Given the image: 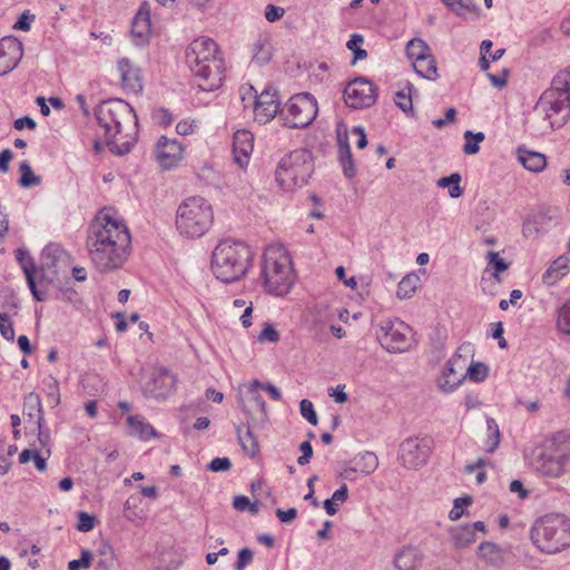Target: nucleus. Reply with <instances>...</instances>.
I'll list each match as a JSON object with an SVG mask.
<instances>
[{
  "mask_svg": "<svg viewBox=\"0 0 570 570\" xmlns=\"http://www.w3.org/2000/svg\"><path fill=\"white\" fill-rule=\"evenodd\" d=\"M130 243L127 226L108 215L97 217L90 224L87 246L92 264L100 272L121 267L128 257Z\"/></svg>",
  "mask_w": 570,
  "mask_h": 570,
  "instance_id": "obj_1",
  "label": "nucleus"
},
{
  "mask_svg": "<svg viewBox=\"0 0 570 570\" xmlns=\"http://www.w3.org/2000/svg\"><path fill=\"white\" fill-rule=\"evenodd\" d=\"M96 117L110 151L117 155L129 153L137 136L132 107L121 99L106 100L98 106Z\"/></svg>",
  "mask_w": 570,
  "mask_h": 570,
  "instance_id": "obj_2",
  "label": "nucleus"
},
{
  "mask_svg": "<svg viewBox=\"0 0 570 570\" xmlns=\"http://www.w3.org/2000/svg\"><path fill=\"white\" fill-rule=\"evenodd\" d=\"M186 62L202 90L213 91L222 86L224 60L214 40L195 39L186 49Z\"/></svg>",
  "mask_w": 570,
  "mask_h": 570,
  "instance_id": "obj_3",
  "label": "nucleus"
},
{
  "mask_svg": "<svg viewBox=\"0 0 570 570\" xmlns=\"http://www.w3.org/2000/svg\"><path fill=\"white\" fill-rule=\"evenodd\" d=\"M252 259V250L244 242L226 238L213 250L212 271L217 279L233 283L245 276Z\"/></svg>",
  "mask_w": 570,
  "mask_h": 570,
  "instance_id": "obj_4",
  "label": "nucleus"
},
{
  "mask_svg": "<svg viewBox=\"0 0 570 570\" xmlns=\"http://www.w3.org/2000/svg\"><path fill=\"white\" fill-rule=\"evenodd\" d=\"M214 223V210L210 203L202 196L184 199L176 210L175 226L185 238L204 236Z\"/></svg>",
  "mask_w": 570,
  "mask_h": 570,
  "instance_id": "obj_5",
  "label": "nucleus"
},
{
  "mask_svg": "<svg viewBox=\"0 0 570 570\" xmlns=\"http://www.w3.org/2000/svg\"><path fill=\"white\" fill-rule=\"evenodd\" d=\"M531 540L542 552H560L570 547V519L556 513L539 518L531 528Z\"/></svg>",
  "mask_w": 570,
  "mask_h": 570,
  "instance_id": "obj_6",
  "label": "nucleus"
},
{
  "mask_svg": "<svg viewBox=\"0 0 570 570\" xmlns=\"http://www.w3.org/2000/svg\"><path fill=\"white\" fill-rule=\"evenodd\" d=\"M262 275L267 292L283 296L294 284V272L288 254L278 247H269L264 254Z\"/></svg>",
  "mask_w": 570,
  "mask_h": 570,
  "instance_id": "obj_7",
  "label": "nucleus"
},
{
  "mask_svg": "<svg viewBox=\"0 0 570 570\" xmlns=\"http://www.w3.org/2000/svg\"><path fill=\"white\" fill-rule=\"evenodd\" d=\"M314 171L311 153L296 149L284 156L278 163L275 176L278 185L286 191L304 186Z\"/></svg>",
  "mask_w": 570,
  "mask_h": 570,
  "instance_id": "obj_8",
  "label": "nucleus"
},
{
  "mask_svg": "<svg viewBox=\"0 0 570 570\" xmlns=\"http://www.w3.org/2000/svg\"><path fill=\"white\" fill-rule=\"evenodd\" d=\"M568 448L562 444L561 435H554L533 452L532 466L542 475L558 478L564 472Z\"/></svg>",
  "mask_w": 570,
  "mask_h": 570,
  "instance_id": "obj_9",
  "label": "nucleus"
},
{
  "mask_svg": "<svg viewBox=\"0 0 570 570\" xmlns=\"http://www.w3.org/2000/svg\"><path fill=\"white\" fill-rule=\"evenodd\" d=\"M534 111L543 115L551 130L562 128L570 119V100L549 87L540 96Z\"/></svg>",
  "mask_w": 570,
  "mask_h": 570,
  "instance_id": "obj_10",
  "label": "nucleus"
},
{
  "mask_svg": "<svg viewBox=\"0 0 570 570\" xmlns=\"http://www.w3.org/2000/svg\"><path fill=\"white\" fill-rule=\"evenodd\" d=\"M377 340L390 353H403L413 344L412 328L399 318L383 320L379 325Z\"/></svg>",
  "mask_w": 570,
  "mask_h": 570,
  "instance_id": "obj_11",
  "label": "nucleus"
},
{
  "mask_svg": "<svg viewBox=\"0 0 570 570\" xmlns=\"http://www.w3.org/2000/svg\"><path fill=\"white\" fill-rule=\"evenodd\" d=\"M317 111V101L314 96L301 92L294 95L281 112L291 128H304L315 119Z\"/></svg>",
  "mask_w": 570,
  "mask_h": 570,
  "instance_id": "obj_12",
  "label": "nucleus"
},
{
  "mask_svg": "<svg viewBox=\"0 0 570 570\" xmlns=\"http://www.w3.org/2000/svg\"><path fill=\"white\" fill-rule=\"evenodd\" d=\"M473 352L471 343L462 344L456 353L446 362L436 385L443 393L453 392L465 379L466 361Z\"/></svg>",
  "mask_w": 570,
  "mask_h": 570,
  "instance_id": "obj_13",
  "label": "nucleus"
},
{
  "mask_svg": "<svg viewBox=\"0 0 570 570\" xmlns=\"http://www.w3.org/2000/svg\"><path fill=\"white\" fill-rule=\"evenodd\" d=\"M433 446L430 436L405 439L399 446V461L410 470H416L426 464Z\"/></svg>",
  "mask_w": 570,
  "mask_h": 570,
  "instance_id": "obj_14",
  "label": "nucleus"
},
{
  "mask_svg": "<svg viewBox=\"0 0 570 570\" xmlns=\"http://www.w3.org/2000/svg\"><path fill=\"white\" fill-rule=\"evenodd\" d=\"M376 87L365 78H356L344 89L346 106L353 109H363L373 106L376 101Z\"/></svg>",
  "mask_w": 570,
  "mask_h": 570,
  "instance_id": "obj_15",
  "label": "nucleus"
},
{
  "mask_svg": "<svg viewBox=\"0 0 570 570\" xmlns=\"http://www.w3.org/2000/svg\"><path fill=\"white\" fill-rule=\"evenodd\" d=\"M177 379L166 368H155L142 384L144 395L165 400L175 389Z\"/></svg>",
  "mask_w": 570,
  "mask_h": 570,
  "instance_id": "obj_16",
  "label": "nucleus"
},
{
  "mask_svg": "<svg viewBox=\"0 0 570 570\" xmlns=\"http://www.w3.org/2000/svg\"><path fill=\"white\" fill-rule=\"evenodd\" d=\"M22 43L14 37L0 39V76L13 70L22 59Z\"/></svg>",
  "mask_w": 570,
  "mask_h": 570,
  "instance_id": "obj_17",
  "label": "nucleus"
},
{
  "mask_svg": "<svg viewBox=\"0 0 570 570\" xmlns=\"http://www.w3.org/2000/svg\"><path fill=\"white\" fill-rule=\"evenodd\" d=\"M184 148L176 139L161 136L156 145V158L164 169L175 167L183 159Z\"/></svg>",
  "mask_w": 570,
  "mask_h": 570,
  "instance_id": "obj_18",
  "label": "nucleus"
},
{
  "mask_svg": "<svg viewBox=\"0 0 570 570\" xmlns=\"http://www.w3.org/2000/svg\"><path fill=\"white\" fill-rule=\"evenodd\" d=\"M279 106L276 90H263L255 101L253 110L255 120L262 125L269 122L279 111Z\"/></svg>",
  "mask_w": 570,
  "mask_h": 570,
  "instance_id": "obj_19",
  "label": "nucleus"
},
{
  "mask_svg": "<svg viewBox=\"0 0 570 570\" xmlns=\"http://www.w3.org/2000/svg\"><path fill=\"white\" fill-rule=\"evenodd\" d=\"M118 70L125 90L131 94H139L142 90L144 79L140 69L128 58H121L118 61Z\"/></svg>",
  "mask_w": 570,
  "mask_h": 570,
  "instance_id": "obj_20",
  "label": "nucleus"
},
{
  "mask_svg": "<svg viewBox=\"0 0 570 570\" xmlns=\"http://www.w3.org/2000/svg\"><path fill=\"white\" fill-rule=\"evenodd\" d=\"M254 149V136L248 130H237L233 138V155L235 163L245 168Z\"/></svg>",
  "mask_w": 570,
  "mask_h": 570,
  "instance_id": "obj_21",
  "label": "nucleus"
},
{
  "mask_svg": "<svg viewBox=\"0 0 570 570\" xmlns=\"http://www.w3.org/2000/svg\"><path fill=\"white\" fill-rule=\"evenodd\" d=\"M379 466V459L373 452H363L354 456L350 465L344 469L342 475L347 480H353L354 473L368 475L373 473Z\"/></svg>",
  "mask_w": 570,
  "mask_h": 570,
  "instance_id": "obj_22",
  "label": "nucleus"
},
{
  "mask_svg": "<svg viewBox=\"0 0 570 570\" xmlns=\"http://www.w3.org/2000/svg\"><path fill=\"white\" fill-rule=\"evenodd\" d=\"M423 560L420 549L406 546L395 553L393 564L395 570H417Z\"/></svg>",
  "mask_w": 570,
  "mask_h": 570,
  "instance_id": "obj_23",
  "label": "nucleus"
},
{
  "mask_svg": "<svg viewBox=\"0 0 570 570\" xmlns=\"http://www.w3.org/2000/svg\"><path fill=\"white\" fill-rule=\"evenodd\" d=\"M128 434L138 438L142 441H148L151 438H158L157 431L153 425L141 415L127 416Z\"/></svg>",
  "mask_w": 570,
  "mask_h": 570,
  "instance_id": "obj_24",
  "label": "nucleus"
},
{
  "mask_svg": "<svg viewBox=\"0 0 570 570\" xmlns=\"http://www.w3.org/2000/svg\"><path fill=\"white\" fill-rule=\"evenodd\" d=\"M151 23L148 11L142 8L137 12L131 24V36L136 45L141 46L147 42L150 35Z\"/></svg>",
  "mask_w": 570,
  "mask_h": 570,
  "instance_id": "obj_25",
  "label": "nucleus"
},
{
  "mask_svg": "<svg viewBox=\"0 0 570 570\" xmlns=\"http://www.w3.org/2000/svg\"><path fill=\"white\" fill-rule=\"evenodd\" d=\"M517 153L519 161L530 171L539 173L547 166V158L541 153L531 151L524 147H519Z\"/></svg>",
  "mask_w": 570,
  "mask_h": 570,
  "instance_id": "obj_26",
  "label": "nucleus"
},
{
  "mask_svg": "<svg viewBox=\"0 0 570 570\" xmlns=\"http://www.w3.org/2000/svg\"><path fill=\"white\" fill-rule=\"evenodd\" d=\"M569 263L570 259L567 256H559L551 263L542 275L543 283L547 285H554L559 279L568 274Z\"/></svg>",
  "mask_w": 570,
  "mask_h": 570,
  "instance_id": "obj_27",
  "label": "nucleus"
},
{
  "mask_svg": "<svg viewBox=\"0 0 570 570\" xmlns=\"http://www.w3.org/2000/svg\"><path fill=\"white\" fill-rule=\"evenodd\" d=\"M338 159L342 165L344 175L347 178H353L356 174V170L346 136H338Z\"/></svg>",
  "mask_w": 570,
  "mask_h": 570,
  "instance_id": "obj_28",
  "label": "nucleus"
},
{
  "mask_svg": "<svg viewBox=\"0 0 570 570\" xmlns=\"http://www.w3.org/2000/svg\"><path fill=\"white\" fill-rule=\"evenodd\" d=\"M415 71L428 80H436L439 77L435 58L432 53L413 62Z\"/></svg>",
  "mask_w": 570,
  "mask_h": 570,
  "instance_id": "obj_29",
  "label": "nucleus"
},
{
  "mask_svg": "<svg viewBox=\"0 0 570 570\" xmlns=\"http://www.w3.org/2000/svg\"><path fill=\"white\" fill-rule=\"evenodd\" d=\"M238 442L248 456L254 458L259 452V445L249 428H237Z\"/></svg>",
  "mask_w": 570,
  "mask_h": 570,
  "instance_id": "obj_30",
  "label": "nucleus"
},
{
  "mask_svg": "<svg viewBox=\"0 0 570 570\" xmlns=\"http://www.w3.org/2000/svg\"><path fill=\"white\" fill-rule=\"evenodd\" d=\"M451 539L456 548H466L475 541L474 529L466 525H459L451 529Z\"/></svg>",
  "mask_w": 570,
  "mask_h": 570,
  "instance_id": "obj_31",
  "label": "nucleus"
},
{
  "mask_svg": "<svg viewBox=\"0 0 570 570\" xmlns=\"http://www.w3.org/2000/svg\"><path fill=\"white\" fill-rule=\"evenodd\" d=\"M480 557L491 566H499L503 561L501 549L492 542H482L479 546Z\"/></svg>",
  "mask_w": 570,
  "mask_h": 570,
  "instance_id": "obj_32",
  "label": "nucleus"
},
{
  "mask_svg": "<svg viewBox=\"0 0 570 570\" xmlns=\"http://www.w3.org/2000/svg\"><path fill=\"white\" fill-rule=\"evenodd\" d=\"M550 87L561 96H568V99L570 100V67L557 72L552 78Z\"/></svg>",
  "mask_w": 570,
  "mask_h": 570,
  "instance_id": "obj_33",
  "label": "nucleus"
},
{
  "mask_svg": "<svg viewBox=\"0 0 570 570\" xmlns=\"http://www.w3.org/2000/svg\"><path fill=\"white\" fill-rule=\"evenodd\" d=\"M19 171L21 174L19 185L23 188L39 186L42 181L40 176L35 175L30 164L27 160L20 164Z\"/></svg>",
  "mask_w": 570,
  "mask_h": 570,
  "instance_id": "obj_34",
  "label": "nucleus"
},
{
  "mask_svg": "<svg viewBox=\"0 0 570 570\" xmlns=\"http://www.w3.org/2000/svg\"><path fill=\"white\" fill-rule=\"evenodd\" d=\"M429 53H431V49L422 39H412L406 45V55L413 62Z\"/></svg>",
  "mask_w": 570,
  "mask_h": 570,
  "instance_id": "obj_35",
  "label": "nucleus"
},
{
  "mask_svg": "<svg viewBox=\"0 0 570 570\" xmlns=\"http://www.w3.org/2000/svg\"><path fill=\"white\" fill-rule=\"evenodd\" d=\"M419 277L414 274L404 276L397 285L396 295L399 298H410L416 291Z\"/></svg>",
  "mask_w": 570,
  "mask_h": 570,
  "instance_id": "obj_36",
  "label": "nucleus"
},
{
  "mask_svg": "<svg viewBox=\"0 0 570 570\" xmlns=\"http://www.w3.org/2000/svg\"><path fill=\"white\" fill-rule=\"evenodd\" d=\"M461 179L462 178L460 174L453 173L450 176L441 177L436 184L442 188L449 187L450 197L459 198L463 193L462 188L460 187Z\"/></svg>",
  "mask_w": 570,
  "mask_h": 570,
  "instance_id": "obj_37",
  "label": "nucleus"
},
{
  "mask_svg": "<svg viewBox=\"0 0 570 570\" xmlns=\"http://www.w3.org/2000/svg\"><path fill=\"white\" fill-rule=\"evenodd\" d=\"M23 413L29 417L37 415V419L39 415H43L41 399L37 393L31 392L24 396Z\"/></svg>",
  "mask_w": 570,
  "mask_h": 570,
  "instance_id": "obj_38",
  "label": "nucleus"
},
{
  "mask_svg": "<svg viewBox=\"0 0 570 570\" xmlns=\"http://www.w3.org/2000/svg\"><path fill=\"white\" fill-rule=\"evenodd\" d=\"M489 376V367L482 362H471L465 367V377L473 382H483Z\"/></svg>",
  "mask_w": 570,
  "mask_h": 570,
  "instance_id": "obj_39",
  "label": "nucleus"
},
{
  "mask_svg": "<svg viewBox=\"0 0 570 570\" xmlns=\"http://www.w3.org/2000/svg\"><path fill=\"white\" fill-rule=\"evenodd\" d=\"M412 85L407 83L406 88L395 94V105L404 112H411L413 115L412 105Z\"/></svg>",
  "mask_w": 570,
  "mask_h": 570,
  "instance_id": "obj_40",
  "label": "nucleus"
},
{
  "mask_svg": "<svg viewBox=\"0 0 570 570\" xmlns=\"http://www.w3.org/2000/svg\"><path fill=\"white\" fill-rule=\"evenodd\" d=\"M483 132H472L471 130H466L464 132L465 144L463 146V153L465 155H474L480 150L479 144L484 140Z\"/></svg>",
  "mask_w": 570,
  "mask_h": 570,
  "instance_id": "obj_41",
  "label": "nucleus"
},
{
  "mask_svg": "<svg viewBox=\"0 0 570 570\" xmlns=\"http://www.w3.org/2000/svg\"><path fill=\"white\" fill-rule=\"evenodd\" d=\"M557 328L570 335V299L567 301L559 309L557 315Z\"/></svg>",
  "mask_w": 570,
  "mask_h": 570,
  "instance_id": "obj_42",
  "label": "nucleus"
},
{
  "mask_svg": "<svg viewBox=\"0 0 570 570\" xmlns=\"http://www.w3.org/2000/svg\"><path fill=\"white\" fill-rule=\"evenodd\" d=\"M233 508L240 512L248 511L253 515L259 511L258 501L252 502L246 495H236L233 500Z\"/></svg>",
  "mask_w": 570,
  "mask_h": 570,
  "instance_id": "obj_43",
  "label": "nucleus"
},
{
  "mask_svg": "<svg viewBox=\"0 0 570 570\" xmlns=\"http://www.w3.org/2000/svg\"><path fill=\"white\" fill-rule=\"evenodd\" d=\"M253 59L258 63H265L271 59V45L265 40H258L253 45Z\"/></svg>",
  "mask_w": 570,
  "mask_h": 570,
  "instance_id": "obj_44",
  "label": "nucleus"
},
{
  "mask_svg": "<svg viewBox=\"0 0 570 570\" xmlns=\"http://www.w3.org/2000/svg\"><path fill=\"white\" fill-rule=\"evenodd\" d=\"M487 426H488V432H489V435H488L489 448L487 449V451L489 453H492L495 451V449L500 444V430H499V426H498L495 420L492 417H489L487 420Z\"/></svg>",
  "mask_w": 570,
  "mask_h": 570,
  "instance_id": "obj_45",
  "label": "nucleus"
},
{
  "mask_svg": "<svg viewBox=\"0 0 570 570\" xmlns=\"http://www.w3.org/2000/svg\"><path fill=\"white\" fill-rule=\"evenodd\" d=\"M281 336L278 331L271 323H265L263 330L257 336V341L262 344L264 343H277Z\"/></svg>",
  "mask_w": 570,
  "mask_h": 570,
  "instance_id": "obj_46",
  "label": "nucleus"
},
{
  "mask_svg": "<svg viewBox=\"0 0 570 570\" xmlns=\"http://www.w3.org/2000/svg\"><path fill=\"white\" fill-rule=\"evenodd\" d=\"M239 95L244 105V108L252 107L254 109L255 101L258 98L257 91L250 85H243L239 88Z\"/></svg>",
  "mask_w": 570,
  "mask_h": 570,
  "instance_id": "obj_47",
  "label": "nucleus"
},
{
  "mask_svg": "<svg viewBox=\"0 0 570 570\" xmlns=\"http://www.w3.org/2000/svg\"><path fill=\"white\" fill-rule=\"evenodd\" d=\"M472 503L471 497L458 498L454 500L453 508L449 513V518L452 521L459 520L463 515V507L470 505Z\"/></svg>",
  "mask_w": 570,
  "mask_h": 570,
  "instance_id": "obj_48",
  "label": "nucleus"
},
{
  "mask_svg": "<svg viewBox=\"0 0 570 570\" xmlns=\"http://www.w3.org/2000/svg\"><path fill=\"white\" fill-rule=\"evenodd\" d=\"M299 411L302 416L312 425L317 424V415L314 410L313 403L308 400H302L299 404Z\"/></svg>",
  "mask_w": 570,
  "mask_h": 570,
  "instance_id": "obj_49",
  "label": "nucleus"
},
{
  "mask_svg": "<svg viewBox=\"0 0 570 570\" xmlns=\"http://www.w3.org/2000/svg\"><path fill=\"white\" fill-rule=\"evenodd\" d=\"M16 257H17L18 262L20 263L24 275L27 273L35 272L33 259L26 249H22V248L17 249Z\"/></svg>",
  "mask_w": 570,
  "mask_h": 570,
  "instance_id": "obj_50",
  "label": "nucleus"
},
{
  "mask_svg": "<svg viewBox=\"0 0 570 570\" xmlns=\"http://www.w3.org/2000/svg\"><path fill=\"white\" fill-rule=\"evenodd\" d=\"M488 263L494 269V276L508 269L509 265L505 263L497 252H489L487 255Z\"/></svg>",
  "mask_w": 570,
  "mask_h": 570,
  "instance_id": "obj_51",
  "label": "nucleus"
},
{
  "mask_svg": "<svg viewBox=\"0 0 570 570\" xmlns=\"http://www.w3.org/2000/svg\"><path fill=\"white\" fill-rule=\"evenodd\" d=\"M91 563V552L89 550H82L80 559L71 560L68 563V570H81L88 569Z\"/></svg>",
  "mask_w": 570,
  "mask_h": 570,
  "instance_id": "obj_52",
  "label": "nucleus"
},
{
  "mask_svg": "<svg viewBox=\"0 0 570 570\" xmlns=\"http://www.w3.org/2000/svg\"><path fill=\"white\" fill-rule=\"evenodd\" d=\"M0 333L8 341H12L14 338L12 322L6 313H0Z\"/></svg>",
  "mask_w": 570,
  "mask_h": 570,
  "instance_id": "obj_53",
  "label": "nucleus"
},
{
  "mask_svg": "<svg viewBox=\"0 0 570 570\" xmlns=\"http://www.w3.org/2000/svg\"><path fill=\"white\" fill-rule=\"evenodd\" d=\"M45 419L43 415H39L37 419V428H38V441L42 448L49 449L50 446V432L43 429ZM50 452V450H48Z\"/></svg>",
  "mask_w": 570,
  "mask_h": 570,
  "instance_id": "obj_54",
  "label": "nucleus"
},
{
  "mask_svg": "<svg viewBox=\"0 0 570 570\" xmlns=\"http://www.w3.org/2000/svg\"><path fill=\"white\" fill-rule=\"evenodd\" d=\"M253 558L254 553L249 548L240 549L235 563V570H244L253 561Z\"/></svg>",
  "mask_w": 570,
  "mask_h": 570,
  "instance_id": "obj_55",
  "label": "nucleus"
},
{
  "mask_svg": "<svg viewBox=\"0 0 570 570\" xmlns=\"http://www.w3.org/2000/svg\"><path fill=\"white\" fill-rule=\"evenodd\" d=\"M232 468V462L228 458H215L208 464V469L213 472H225Z\"/></svg>",
  "mask_w": 570,
  "mask_h": 570,
  "instance_id": "obj_56",
  "label": "nucleus"
},
{
  "mask_svg": "<svg viewBox=\"0 0 570 570\" xmlns=\"http://www.w3.org/2000/svg\"><path fill=\"white\" fill-rule=\"evenodd\" d=\"M95 527V518L86 512L79 513L78 530L81 532H88Z\"/></svg>",
  "mask_w": 570,
  "mask_h": 570,
  "instance_id": "obj_57",
  "label": "nucleus"
},
{
  "mask_svg": "<svg viewBox=\"0 0 570 570\" xmlns=\"http://www.w3.org/2000/svg\"><path fill=\"white\" fill-rule=\"evenodd\" d=\"M285 14V10L282 7L268 4L265 9V18L269 22L279 20Z\"/></svg>",
  "mask_w": 570,
  "mask_h": 570,
  "instance_id": "obj_58",
  "label": "nucleus"
},
{
  "mask_svg": "<svg viewBox=\"0 0 570 570\" xmlns=\"http://www.w3.org/2000/svg\"><path fill=\"white\" fill-rule=\"evenodd\" d=\"M253 386L254 387H259L262 390H265L271 395V397L273 400H275V401H279L281 397H282V394H281L279 390L275 385H273V384H269V383L268 384H263L258 380H254L253 381Z\"/></svg>",
  "mask_w": 570,
  "mask_h": 570,
  "instance_id": "obj_59",
  "label": "nucleus"
},
{
  "mask_svg": "<svg viewBox=\"0 0 570 570\" xmlns=\"http://www.w3.org/2000/svg\"><path fill=\"white\" fill-rule=\"evenodd\" d=\"M299 450L302 455L297 459V463L299 465H305L309 462L313 455V448L308 441H305L299 445Z\"/></svg>",
  "mask_w": 570,
  "mask_h": 570,
  "instance_id": "obj_60",
  "label": "nucleus"
},
{
  "mask_svg": "<svg viewBox=\"0 0 570 570\" xmlns=\"http://www.w3.org/2000/svg\"><path fill=\"white\" fill-rule=\"evenodd\" d=\"M196 127L194 120L183 119L177 124L176 131L181 136H186L193 134Z\"/></svg>",
  "mask_w": 570,
  "mask_h": 570,
  "instance_id": "obj_61",
  "label": "nucleus"
},
{
  "mask_svg": "<svg viewBox=\"0 0 570 570\" xmlns=\"http://www.w3.org/2000/svg\"><path fill=\"white\" fill-rule=\"evenodd\" d=\"M455 116H456L455 108H449L443 118L433 120V126L436 128H442L448 124L454 122Z\"/></svg>",
  "mask_w": 570,
  "mask_h": 570,
  "instance_id": "obj_62",
  "label": "nucleus"
},
{
  "mask_svg": "<svg viewBox=\"0 0 570 570\" xmlns=\"http://www.w3.org/2000/svg\"><path fill=\"white\" fill-rule=\"evenodd\" d=\"M276 515L283 523H291L296 519L297 510L295 508H289L288 510L277 509Z\"/></svg>",
  "mask_w": 570,
  "mask_h": 570,
  "instance_id": "obj_63",
  "label": "nucleus"
},
{
  "mask_svg": "<svg viewBox=\"0 0 570 570\" xmlns=\"http://www.w3.org/2000/svg\"><path fill=\"white\" fill-rule=\"evenodd\" d=\"M13 127L17 130H22L24 128H29V129L33 130L37 127V124L29 116H24V117L16 119L13 122Z\"/></svg>",
  "mask_w": 570,
  "mask_h": 570,
  "instance_id": "obj_64",
  "label": "nucleus"
}]
</instances>
